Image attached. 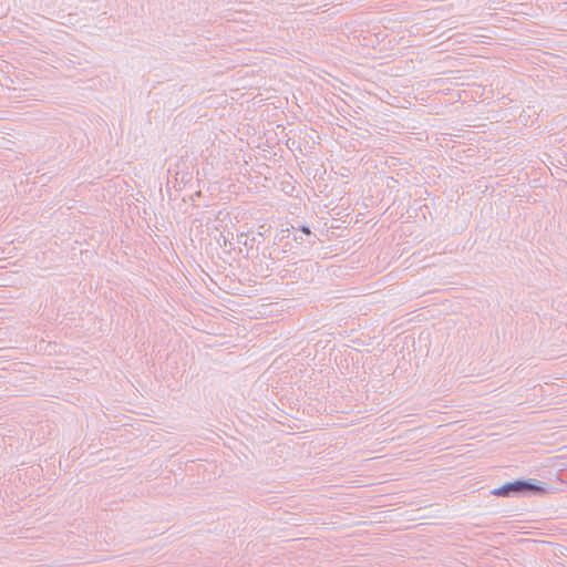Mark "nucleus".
Masks as SVG:
<instances>
[{
    "mask_svg": "<svg viewBox=\"0 0 567 567\" xmlns=\"http://www.w3.org/2000/svg\"><path fill=\"white\" fill-rule=\"evenodd\" d=\"M544 491L542 487H538L532 483H525V482H514L509 483L507 485H504L502 487L496 488L493 494L497 496H506L509 492H516V491Z\"/></svg>",
    "mask_w": 567,
    "mask_h": 567,
    "instance_id": "obj_1",
    "label": "nucleus"
},
{
    "mask_svg": "<svg viewBox=\"0 0 567 567\" xmlns=\"http://www.w3.org/2000/svg\"><path fill=\"white\" fill-rule=\"evenodd\" d=\"M302 231H303L305 234H307V235H309V234H310V230H309V228H308V227H303V228H302Z\"/></svg>",
    "mask_w": 567,
    "mask_h": 567,
    "instance_id": "obj_2",
    "label": "nucleus"
}]
</instances>
